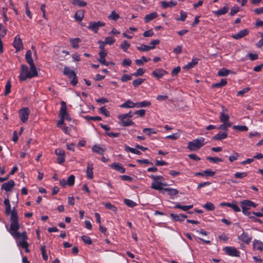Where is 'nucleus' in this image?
<instances>
[{"mask_svg":"<svg viewBox=\"0 0 263 263\" xmlns=\"http://www.w3.org/2000/svg\"><path fill=\"white\" fill-rule=\"evenodd\" d=\"M4 204L5 205V213L7 215L11 214V225L10 228L8 229L6 226L10 233L13 236L14 238H16V211L13 207L12 211L11 210V206L9 200L5 199L4 200Z\"/></svg>","mask_w":263,"mask_h":263,"instance_id":"obj_1","label":"nucleus"},{"mask_svg":"<svg viewBox=\"0 0 263 263\" xmlns=\"http://www.w3.org/2000/svg\"><path fill=\"white\" fill-rule=\"evenodd\" d=\"M38 75V72L35 65L30 66V69L26 65H22L20 75V80L25 81L27 79H31Z\"/></svg>","mask_w":263,"mask_h":263,"instance_id":"obj_2","label":"nucleus"},{"mask_svg":"<svg viewBox=\"0 0 263 263\" xmlns=\"http://www.w3.org/2000/svg\"><path fill=\"white\" fill-rule=\"evenodd\" d=\"M28 237L25 232L20 233L17 232V245L22 248L25 249L26 253H29L30 250L28 248L29 246L27 241Z\"/></svg>","mask_w":263,"mask_h":263,"instance_id":"obj_3","label":"nucleus"},{"mask_svg":"<svg viewBox=\"0 0 263 263\" xmlns=\"http://www.w3.org/2000/svg\"><path fill=\"white\" fill-rule=\"evenodd\" d=\"M205 139L203 137L196 139L188 143L187 148L191 151H196L205 144Z\"/></svg>","mask_w":263,"mask_h":263,"instance_id":"obj_4","label":"nucleus"},{"mask_svg":"<svg viewBox=\"0 0 263 263\" xmlns=\"http://www.w3.org/2000/svg\"><path fill=\"white\" fill-rule=\"evenodd\" d=\"M64 74L66 75L70 80V83L75 86L78 83V80L75 72L71 70L68 67H65L64 69Z\"/></svg>","mask_w":263,"mask_h":263,"instance_id":"obj_5","label":"nucleus"},{"mask_svg":"<svg viewBox=\"0 0 263 263\" xmlns=\"http://www.w3.org/2000/svg\"><path fill=\"white\" fill-rule=\"evenodd\" d=\"M30 112V110L27 107H25L20 110V118L23 123H25L28 120Z\"/></svg>","mask_w":263,"mask_h":263,"instance_id":"obj_6","label":"nucleus"},{"mask_svg":"<svg viewBox=\"0 0 263 263\" xmlns=\"http://www.w3.org/2000/svg\"><path fill=\"white\" fill-rule=\"evenodd\" d=\"M166 185L165 184H163L160 181L158 180H154L153 181L151 185V188L156 190H158L161 192V193L164 194V189L162 187V186Z\"/></svg>","mask_w":263,"mask_h":263,"instance_id":"obj_7","label":"nucleus"},{"mask_svg":"<svg viewBox=\"0 0 263 263\" xmlns=\"http://www.w3.org/2000/svg\"><path fill=\"white\" fill-rule=\"evenodd\" d=\"M104 25L105 24L100 21H98L97 22H90L88 26V28L92 30L95 33H97L99 28Z\"/></svg>","mask_w":263,"mask_h":263,"instance_id":"obj_8","label":"nucleus"},{"mask_svg":"<svg viewBox=\"0 0 263 263\" xmlns=\"http://www.w3.org/2000/svg\"><path fill=\"white\" fill-rule=\"evenodd\" d=\"M224 251L229 255L237 257L239 256V252L235 248L226 247L224 248Z\"/></svg>","mask_w":263,"mask_h":263,"instance_id":"obj_9","label":"nucleus"},{"mask_svg":"<svg viewBox=\"0 0 263 263\" xmlns=\"http://www.w3.org/2000/svg\"><path fill=\"white\" fill-rule=\"evenodd\" d=\"M15 185V182L13 180H10L7 182L2 184L1 189L6 192H10L12 190Z\"/></svg>","mask_w":263,"mask_h":263,"instance_id":"obj_10","label":"nucleus"},{"mask_svg":"<svg viewBox=\"0 0 263 263\" xmlns=\"http://www.w3.org/2000/svg\"><path fill=\"white\" fill-rule=\"evenodd\" d=\"M167 72L162 68H158L154 70L152 75L157 79L162 78L165 74H167Z\"/></svg>","mask_w":263,"mask_h":263,"instance_id":"obj_11","label":"nucleus"},{"mask_svg":"<svg viewBox=\"0 0 263 263\" xmlns=\"http://www.w3.org/2000/svg\"><path fill=\"white\" fill-rule=\"evenodd\" d=\"M58 156L57 160L59 164H62L65 162V152L61 149H57L55 151Z\"/></svg>","mask_w":263,"mask_h":263,"instance_id":"obj_12","label":"nucleus"},{"mask_svg":"<svg viewBox=\"0 0 263 263\" xmlns=\"http://www.w3.org/2000/svg\"><path fill=\"white\" fill-rule=\"evenodd\" d=\"M228 110L224 106H222V111L220 112V121L221 122H229V116L227 114Z\"/></svg>","mask_w":263,"mask_h":263,"instance_id":"obj_13","label":"nucleus"},{"mask_svg":"<svg viewBox=\"0 0 263 263\" xmlns=\"http://www.w3.org/2000/svg\"><path fill=\"white\" fill-rule=\"evenodd\" d=\"M238 238L246 244H249L252 240L251 236L246 232H243L238 236Z\"/></svg>","mask_w":263,"mask_h":263,"instance_id":"obj_14","label":"nucleus"},{"mask_svg":"<svg viewBox=\"0 0 263 263\" xmlns=\"http://www.w3.org/2000/svg\"><path fill=\"white\" fill-rule=\"evenodd\" d=\"M249 30L243 29L239 31L237 33L232 35V37L235 40L240 39L248 34Z\"/></svg>","mask_w":263,"mask_h":263,"instance_id":"obj_15","label":"nucleus"},{"mask_svg":"<svg viewBox=\"0 0 263 263\" xmlns=\"http://www.w3.org/2000/svg\"><path fill=\"white\" fill-rule=\"evenodd\" d=\"M115 170L121 173H124L125 172V168L123 167L122 165L119 163H114L109 165Z\"/></svg>","mask_w":263,"mask_h":263,"instance_id":"obj_16","label":"nucleus"},{"mask_svg":"<svg viewBox=\"0 0 263 263\" xmlns=\"http://www.w3.org/2000/svg\"><path fill=\"white\" fill-rule=\"evenodd\" d=\"M177 5L176 1H171L169 2L162 1L161 2V5L163 8L166 9L168 7H174Z\"/></svg>","mask_w":263,"mask_h":263,"instance_id":"obj_17","label":"nucleus"},{"mask_svg":"<svg viewBox=\"0 0 263 263\" xmlns=\"http://www.w3.org/2000/svg\"><path fill=\"white\" fill-rule=\"evenodd\" d=\"M92 170H93L92 164L88 163L87 167V169H86L87 177L88 179H91L93 178V173Z\"/></svg>","mask_w":263,"mask_h":263,"instance_id":"obj_18","label":"nucleus"},{"mask_svg":"<svg viewBox=\"0 0 263 263\" xmlns=\"http://www.w3.org/2000/svg\"><path fill=\"white\" fill-rule=\"evenodd\" d=\"M25 59L30 66L35 65L32 59V53L30 50L26 52Z\"/></svg>","mask_w":263,"mask_h":263,"instance_id":"obj_19","label":"nucleus"},{"mask_svg":"<svg viewBox=\"0 0 263 263\" xmlns=\"http://www.w3.org/2000/svg\"><path fill=\"white\" fill-rule=\"evenodd\" d=\"M228 136L227 132L219 133L213 137L212 139L215 140H221L226 139Z\"/></svg>","mask_w":263,"mask_h":263,"instance_id":"obj_20","label":"nucleus"},{"mask_svg":"<svg viewBox=\"0 0 263 263\" xmlns=\"http://www.w3.org/2000/svg\"><path fill=\"white\" fill-rule=\"evenodd\" d=\"M136 107V103H134L130 100H127L125 103L122 104L120 105V107L121 108H134Z\"/></svg>","mask_w":263,"mask_h":263,"instance_id":"obj_21","label":"nucleus"},{"mask_svg":"<svg viewBox=\"0 0 263 263\" xmlns=\"http://www.w3.org/2000/svg\"><path fill=\"white\" fill-rule=\"evenodd\" d=\"M157 16V13L156 12H154L152 13L146 15L144 17V21L145 23H149L152 20L156 18Z\"/></svg>","mask_w":263,"mask_h":263,"instance_id":"obj_22","label":"nucleus"},{"mask_svg":"<svg viewBox=\"0 0 263 263\" xmlns=\"http://www.w3.org/2000/svg\"><path fill=\"white\" fill-rule=\"evenodd\" d=\"M215 174V172L212 171L210 170H206L202 172L196 173V175H200L202 176H213Z\"/></svg>","mask_w":263,"mask_h":263,"instance_id":"obj_23","label":"nucleus"},{"mask_svg":"<svg viewBox=\"0 0 263 263\" xmlns=\"http://www.w3.org/2000/svg\"><path fill=\"white\" fill-rule=\"evenodd\" d=\"M67 114V107L66 103L64 101L61 102V107L60 111V116L61 117L65 118V115Z\"/></svg>","mask_w":263,"mask_h":263,"instance_id":"obj_24","label":"nucleus"},{"mask_svg":"<svg viewBox=\"0 0 263 263\" xmlns=\"http://www.w3.org/2000/svg\"><path fill=\"white\" fill-rule=\"evenodd\" d=\"M253 246L254 249H257L259 251H262L263 250V242L259 240L256 239L254 240Z\"/></svg>","mask_w":263,"mask_h":263,"instance_id":"obj_25","label":"nucleus"},{"mask_svg":"<svg viewBox=\"0 0 263 263\" xmlns=\"http://www.w3.org/2000/svg\"><path fill=\"white\" fill-rule=\"evenodd\" d=\"M198 59L197 58H194L192 59V61L191 62L185 65L183 67V68L186 69H190L193 67H194L196 64H198Z\"/></svg>","mask_w":263,"mask_h":263,"instance_id":"obj_26","label":"nucleus"},{"mask_svg":"<svg viewBox=\"0 0 263 263\" xmlns=\"http://www.w3.org/2000/svg\"><path fill=\"white\" fill-rule=\"evenodd\" d=\"M69 41L73 48H78L79 47V44L81 41L79 38H73L70 39Z\"/></svg>","mask_w":263,"mask_h":263,"instance_id":"obj_27","label":"nucleus"},{"mask_svg":"<svg viewBox=\"0 0 263 263\" xmlns=\"http://www.w3.org/2000/svg\"><path fill=\"white\" fill-rule=\"evenodd\" d=\"M70 3L75 6H78L80 7H85L86 6V2L82 0H70Z\"/></svg>","mask_w":263,"mask_h":263,"instance_id":"obj_28","label":"nucleus"},{"mask_svg":"<svg viewBox=\"0 0 263 263\" xmlns=\"http://www.w3.org/2000/svg\"><path fill=\"white\" fill-rule=\"evenodd\" d=\"M229 8L227 6L223 7L214 12V14L217 16L221 15L227 13L228 12Z\"/></svg>","mask_w":263,"mask_h":263,"instance_id":"obj_29","label":"nucleus"},{"mask_svg":"<svg viewBox=\"0 0 263 263\" xmlns=\"http://www.w3.org/2000/svg\"><path fill=\"white\" fill-rule=\"evenodd\" d=\"M241 203L242 204L243 206H244L245 208L246 207L248 208V207H250V206L255 208L257 205L254 202H253L250 200H245L241 201Z\"/></svg>","mask_w":263,"mask_h":263,"instance_id":"obj_30","label":"nucleus"},{"mask_svg":"<svg viewBox=\"0 0 263 263\" xmlns=\"http://www.w3.org/2000/svg\"><path fill=\"white\" fill-rule=\"evenodd\" d=\"M232 71L230 70L223 68L219 70L218 76L220 77H226Z\"/></svg>","mask_w":263,"mask_h":263,"instance_id":"obj_31","label":"nucleus"},{"mask_svg":"<svg viewBox=\"0 0 263 263\" xmlns=\"http://www.w3.org/2000/svg\"><path fill=\"white\" fill-rule=\"evenodd\" d=\"M105 150V149L97 145H94L92 148V151L94 153L101 155H102L104 153Z\"/></svg>","mask_w":263,"mask_h":263,"instance_id":"obj_32","label":"nucleus"},{"mask_svg":"<svg viewBox=\"0 0 263 263\" xmlns=\"http://www.w3.org/2000/svg\"><path fill=\"white\" fill-rule=\"evenodd\" d=\"M193 207V204L189 205H181L179 204H177L174 206V208L180 209L184 211H187V210L192 209Z\"/></svg>","mask_w":263,"mask_h":263,"instance_id":"obj_33","label":"nucleus"},{"mask_svg":"<svg viewBox=\"0 0 263 263\" xmlns=\"http://www.w3.org/2000/svg\"><path fill=\"white\" fill-rule=\"evenodd\" d=\"M136 107H145L149 106L151 104V102L147 101H143L141 102L136 103Z\"/></svg>","mask_w":263,"mask_h":263,"instance_id":"obj_34","label":"nucleus"},{"mask_svg":"<svg viewBox=\"0 0 263 263\" xmlns=\"http://www.w3.org/2000/svg\"><path fill=\"white\" fill-rule=\"evenodd\" d=\"M125 150L126 151V152H131L133 154H137V155H140L141 154V153L138 151V149H137V148H132L128 146H127L126 145L125 146Z\"/></svg>","mask_w":263,"mask_h":263,"instance_id":"obj_35","label":"nucleus"},{"mask_svg":"<svg viewBox=\"0 0 263 263\" xmlns=\"http://www.w3.org/2000/svg\"><path fill=\"white\" fill-rule=\"evenodd\" d=\"M165 191L168 192V194L171 195H175L178 193V191L177 189H173V188H165L164 189V192Z\"/></svg>","mask_w":263,"mask_h":263,"instance_id":"obj_36","label":"nucleus"},{"mask_svg":"<svg viewBox=\"0 0 263 263\" xmlns=\"http://www.w3.org/2000/svg\"><path fill=\"white\" fill-rule=\"evenodd\" d=\"M133 116V114L132 113L131 111H129L128 113L122 114V115H120L118 116V118L120 120H123L127 118H132Z\"/></svg>","mask_w":263,"mask_h":263,"instance_id":"obj_37","label":"nucleus"},{"mask_svg":"<svg viewBox=\"0 0 263 263\" xmlns=\"http://www.w3.org/2000/svg\"><path fill=\"white\" fill-rule=\"evenodd\" d=\"M84 17V13L83 11L82 10H78L76 12L75 14V18L76 20L81 21Z\"/></svg>","mask_w":263,"mask_h":263,"instance_id":"obj_38","label":"nucleus"},{"mask_svg":"<svg viewBox=\"0 0 263 263\" xmlns=\"http://www.w3.org/2000/svg\"><path fill=\"white\" fill-rule=\"evenodd\" d=\"M103 204L108 209H109L111 210L112 211L114 212H117V208L114 206V205L111 204L109 202H104L103 203Z\"/></svg>","mask_w":263,"mask_h":263,"instance_id":"obj_39","label":"nucleus"},{"mask_svg":"<svg viewBox=\"0 0 263 263\" xmlns=\"http://www.w3.org/2000/svg\"><path fill=\"white\" fill-rule=\"evenodd\" d=\"M233 128L240 132H245L248 130V127L246 125H234Z\"/></svg>","mask_w":263,"mask_h":263,"instance_id":"obj_40","label":"nucleus"},{"mask_svg":"<svg viewBox=\"0 0 263 263\" xmlns=\"http://www.w3.org/2000/svg\"><path fill=\"white\" fill-rule=\"evenodd\" d=\"M202 207L206 209L208 211H213L215 209V206L212 202H209L202 205Z\"/></svg>","mask_w":263,"mask_h":263,"instance_id":"obj_41","label":"nucleus"},{"mask_svg":"<svg viewBox=\"0 0 263 263\" xmlns=\"http://www.w3.org/2000/svg\"><path fill=\"white\" fill-rule=\"evenodd\" d=\"M143 132L145 133L148 136H150L152 134H156L157 131L153 128H145L143 129Z\"/></svg>","mask_w":263,"mask_h":263,"instance_id":"obj_42","label":"nucleus"},{"mask_svg":"<svg viewBox=\"0 0 263 263\" xmlns=\"http://www.w3.org/2000/svg\"><path fill=\"white\" fill-rule=\"evenodd\" d=\"M150 60V59H147L145 57H142L141 59H137L135 61V63L138 65H143L144 62H146Z\"/></svg>","mask_w":263,"mask_h":263,"instance_id":"obj_43","label":"nucleus"},{"mask_svg":"<svg viewBox=\"0 0 263 263\" xmlns=\"http://www.w3.org/2000/svg\"><path fill=\"white\" fill-rule=\"evenodd\" d=\"M248 174L247 172H236L234 174V177L235 178L237 179H242L246 177L247 176Z\"/></svg>","mask_w":263,"mask_h":263,"instance_id":"obj_44","label":"nucleus"},{"mask_svg":"<svg viewBox=\"0 0 263 263\" xmlns=\"http://www.w3.org/2000/svg\"><path fill=\"white\" fill-rule=\"evenodd\" d=\"M171 218L174 220L175 221H182V216L181 215V214H176L174 213H171L170 215Z\"/></svg>","mask_w":263,"mask_h":263,"instance_id":"obj_45","label":"nucleus"},{"mask_svg":"<svg viewBox=\"0 0 263 263\" xmlns=\"http://www.w3.org/2000/svg\"><path fill=\"white\" fill-rule=\"evenodd\" d=\"M41 250L42 251V255L43 258L44 260H47L48 259V255L46 254V247L45 245L42 246L41 247Z\"/></svg>","mask_w":263,"mask_h":263,"instance_id":"obj_46","label":"nucleus"},{"mask_svg":"<svg viewBox=\"0 0 263 263\" xmlns=\"http://www.w3.org/2000/svg\"><path fill=\"white\" fill-rule=\"evenodd\" d=\"M75 177L73 175H71L67 179V184L69 186H72L74 183Z\"/></svg>","mask_w":263,"mask_h":263,"instance_id":"obj_47","label":"nucleus"},{"mask_svg":"<svg viewBox=\"0 0 263 263\" xmlns=\"http://www.w3.org/2000/svg\"><path fill=\"white\" fill-rule=\"evenodd\" d=\"M223 124L220 125L218 129L222 130H227L229 127L231 126L232 124L230 122H222Z\"/></svg>","mask_w":263,"mask_h":263,"instance_id":"obj_48","label":"nucleus"},{"mask_svg":"<svg viewBox=\"0 0 263 263\" xmlns=\"http://www.w3.org/2000/svg\"><path fill=\"white\" fill-rule=\"evenodd\" d=\"M121 122V125L123 126H127L129 125H133L134 124V122H133L131 120H120Z\"/></svg>","mask_w":263,"mask_h":263,"instance_id":"obj_49","label":"nucleus"},{"mask_svg":"<svg viewBox=\"0 0 263 263\" xmlns=\"http://www.w3.org/2000/svg\"><path fill=\"white\" fill-rule=\"evenodd\" d=\"M130 45L128 42L125 40L121 45L120 47L122 48L124 51H126L128 48L130 47Z\"/></svg>","mask_w":263,"mask_h":263,"instance_id":"obj_50","label":"nucleus"},{"mask_svg":"<svg viewBox=\"0 0 263 263\" xmlns=\"http://www.w3.org/2000/svg\"><path fill=\"white\" fill-rule=\"evenodd\" d=\"M116 41L115 39L111 36H107L105 37L104 42L106 44L111 45Z\"/></svg>","mask_w":263,"mask_h":263,"instance_id":"obj_51","label":"nucleus"},{"mask_svg":"<svg viewBox=\"0 0 263 263\" xmlns=\"http://www.w3.org/2000/svg\"><path fill=\"white\" fill-rule=\"evenodd\" d=\"M145 81V79L139 78L136 80H135L133 82V85L135 87H137L138 86H139L140 84H141L144 81Z\"/></svg>","mask_w":263,"mask_h":263,"instance_id":"obj_52","label":"nucleus"},{"mask_svg":"<svg viewBox=\"0 0 263 263\" xmlns=\"http://www.w3.org/2000/svg\"><path fill=\"white\" fill-rule=\"evenodd\" d=\"M137 49L141 51H147L151 50V48L149 46L142 45L141 46H137Z\"/></svg>","mask_w":263,"mask_h":263,"instance_id":"obj_53","label":"nucleus"},{"mask_svg":"<svg viewBox=\"0 0 263 263\" xmlns=\"http://www.w3.org/2000/svg\"><path fill=\"white\" fill-rule=\"evenodd\" d=\"M108 18L110 20L116 21L119 18V15L115 11H112L108 16Z\"/></svg>","mask_w":263,"mask_h":263,"instance_id":"obj_54","label":"nucleus"},{"mask_svg":"<svg viewBox=\"0 0 263 263\" xmlns=\"http://www.w3.org/2000/svg\"><path fill=\"white\" fill-rule=\"evenodd\" d=\"M124 203L126 205L130 208H133L136 205V203L130 199H125L124 200Z\"/></svg>","mask_w":263,"mask_h":263,"instance_id":"obj_55","label":"nucleus"},{"mask_svg":"<svg viewBox=\"0 0 263 263\" xmlns=\"http://www.w3.org/2000/svg\"><path fill=\"white\" fill-rule=\"evenodd\" d=\"M10 89H11V82L10 81H8L6 86H5V95H7L8 93L10 92Z\"/></svg>","mask_w":263,"mask_h":263,"instance_id":"obj_56","label":"nucleus"},{"mask_svg":"<svg viewBox=\"0 0 263 263\" xmlns=\"http://www.w3.org/2000/svg\"><path fill=\"white\" fill-rule=\"evenodd\" d=\"M7 31L4 26L0 24V39L3 37L6 34Z\"/></svg>","mask_w":263,"mask_h":263,"instance_id":"obj_57","label":"nucleus"},{"mask_svg":"<svg viewBox=\"0 0 263 263\" xmlns=\"http://www.w3.org/2000/svg\"><path fill=\"white\" fill-rule=\"evenodd\" d=\"M239 155L237 153H234L233 155L229 157V159L231 162H232L238 159Z\"/></svg>","mask_w":263,"mask_h":263,"instance_id":"obj_58","label":"nucleus"},{"mask_svg":"<svg viewBox=\"0 0 263 263\" xmlns=\"http://www.w3.org/2000/svg\"><path fill=\"white\" fill-rule=\"evenodd\" d=\"M82 239L86 244L90 245L92 243L91 239L89 237L83 236H82Z\"/></svg>","mask_w":263,"mask_h":263,"instance_id":"obj_59","label":"nucleus"},{"mask_svg":"<svg viewBox=\"0 0 263 263\" xmlns=\"http://www.w3.org/2000/svg\"><path fill=\"white\" fill-rule=\"evenodd\" d=\"M144 70L141 68H139L136 72L133 74V75L135 77L141 76L144 74Z\"/></svg>","mask_w":263,"mask_h":263,"instance_id":"obj_60","label":"nucleus"},{"mask_svg":"<svg viewBox=\"0 0 263 263\" xmlns=\"http://www.w3.org/2000/svg\"><path fill=\"white\" fill-rule=\"evenodd\" d=\"M207 159H208L209 160H210L214 163H217L218 162L222 161V160L220 158L217 157H209L207 158Z\"/></svg>","mask_w":263,"mask_h":263,"instance_id":"obj_61","label":"nucleus"},{"mask_svg":"<svg viewBox=\"0 0 263 263\" xmlns=\"http://www.w3.org/2000/svg\"><path fill=\"white\" fill-rule=\"evenodd\" d=\"M159 43H160V41L159 40H153V41H151V42L150 43V44H149L150 45L149 46V47L150 48H151V49H153L154 48H155V46L156 45L159 44Z\"/></svg>","mask_w":263,"mask_h":263,"instance_id":"obj_62","label":"nucleus"},{"mask_svg":"<svg viewBox=\"0 0 263 263\" xmlns=\"http://www.w3.org/2000/svg\"><path fill=\"white\" fill-rule=\"evenodd\" d=\"M99 110L100 112L104 115L106 117L109 116V112L104 107H101Z\"/></svg>","mask_w":263,"mask_h":263,"instance_id":"obj_63","label":"nucleus"},{"mask_svg":"<svg viewBox=\"0 0 263 263\" xmlns=\"http://www.w3.org/2000/svg\"><path fill=\"white\" fill-rule=\"evenodd\" d=\"M173 52L176 54H179L181 53L182 52V46L180 45L177 46L176 47L174 48Z\"/></svg>","mask_w":263,"mask_h":263,"instance_id":"obj_64","label":"nucleus"}]
</instances>
